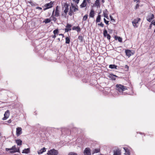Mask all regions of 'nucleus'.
I'll return each instance as SVG.
<instances>
[{
	"label": "nucleus",
	"mask_w": 155,
	"mask_h": 155,
	"mask_svg": "<svg viewBox=\"0 0 155 155\" xmlns=\"http://www.w3.org/2000/svg\"><path fill=\"white\" fill-rule=\"evenodd\" d=\"M59 35L62 36L63 37H64V34H59Z\"/></svg>",
	"instance_id": "nucleus-54"
},
{
	"label": "nucleus",
	"mask_w": 155,
	"mask_h": 155,
	"mask_svg": "<svg viewBox=\"0 0 155 155\" xmlns=\"http://www.w3.org/2000/svg\"><path fill=\"white\" fill-rule=\"evenodd\" d=\"M15 141L18 146H21L22 144V141L21 139L16 140Z\"/></svg>",
	"instance_id": "nucleus-19"
},
{
	"label": "nucleus",
	"mask_w": 155,
	"mask_h": 155,
	"mask_svg": "<svg viewBox=\"0 0 155 155\" xmlns=\"http://www.w3.org/2000/svg\"><path fill=\"white\" fill-rule=\"evenodd\" d=\"M117 66L114 64H110L109 65V68L111 69H117Z\"/></svg>",
	"instance_id": "nucleus-26"
},
{
	"label": "nucleus",
	"mask_w": 155,
	"mask_h": 155,
	"mask_svg": "<svg viewBox=\"0 0 155 155\" xmlns=\"http://www.w3.org/2000/svg\"><path fill=\"white\" fill-rule=\"evenodd\" d=\"M30 150L29 148L25 149L23 150L22 152V153H28L30 152Z\"/></svg>",
	"instance_id": "nucleus-23"
},
{
	"label": "nucleus",
	"mask_w": 155,
	"mask_h": 155,
	"mask_svg": "<svg viewBox=\"0 0 155 155\" xmlns=\"http://www.w3.org/2000/svg\"><path fill=\"white\" fill-rule=\"evenodd\" d=\"M94 12L93 9H91L89 14V16L91 18H94Z\"/></svg>",
	"instance_id": "nucleus-22"
},
{
	"label": "nucleus",
	"mask_w": 155,
	"mask_h": 155,
	"mask_svg": "<svg viewBox=\"0 0 155 155\" xmlns=\"http://www.w3.org/2000/svg\"><path fill=\"white\" fill-rule=\"evenodd\" d=\"M78 39L81 42H82L84 40V37L81 35L79 36Z\"/></svg>",
	"instance_id": "nucleus-27"
},
{
	"label": "nucleus",
	"mask_w": 155,
	"mask_h": 155,
	"mask_svg": "<svg viewBox=\"0 0 155 155\" xmlns=\"http://www.w3.org/2000/svg\"><path fill=\"white\" fill-rule=\"evenodd\" d=\"M63 10H64V12L65 15L67 14V13L69 10V5L66 3L62 7Z\"/></svg>",
	"instance_id": "nucleus-4"
},
{
	"label": "nucleus",
	"mask_w": 155,
	"mask_h": 155,
	"mask_svg": "<svg viewBox=\"0 0 155 155\" xmlns=\"http://www.w3.org/2000/svg\"><path fill=\"white\" fill-rule=\"evenodd\" d=\"M104 22H105V21L106 20V19L105 18H104Z\"/></svg>",
	"instance_id": "nucleus-60"
},
{
	"label": "nucleus",
	"mask_w": 155,
	"mask_h": 155,
	"mask_svg": "<svg viewBox=\"0 0 155 155\" xmlns=\"http://www.w3.org/2000/svg\"><path fill=\"white\" fill-rule=\"evenodd\" d=\"M9 110H7L4 114V117L2 118V120H5L7 119L9 117Z\"/></svg>",
	"instance_id": "nucleus-13"
},
{
	"label": "nucleus",
	"mask_w": 155,
	"mask_h": 155,
	"mask_svg": "<svg viewBox=\"0 0 155 155\" xmlns=\"http://www.w3.org/2000/svg\"><path fill=\"white\" fill-rule=\"evenodd\" d=\"M152 24L155 26V21L153 20L151 22Z\"/></svg>",
	"instance_id": "nucleus-47"
},
{
	"label": "nucleus",
	"mask_w": 155,
	"mask_h": 155,
	"mask_svg": "<svg viewBox=\"0 0 155 155\" xmlns=\"http://www.w3.org/2000/svg\"><path fill=\"white\" fill-rule=\"evenodd\" d=\"M56 35H52V37L53 38H56Z\"/></svg>",
	"instance_id": "nucleus-53"
},
{
	"label": "nucleus",
	"mask_w": 155,
	"mask_h": 155,
	"mask_svg": "<svg viewBox=\"0 0 155 155\" xmlns=\"http://www.w3.org/2000/svg\"><path fill=\"white\" fill-rule=\"evenodd\" d=\"M86 1V0H83V2L80 6L81 8H84L86 6L87 3Z\"/></svg>",
	"instance_id": "nucleus-21"
},
{
	"label": "nucleus",
	"mask_w": 155,
	"mask_h": 155,
	"mask_svg": "<svg viewBox=\"0 0 155 155\" xmlns=\"http://www.w3.org/2000/svg\"><path fill=\"white\" fill-rule=\"evenodd\" d=\"M121 154V151L119 149H118L114 151L113 155H120Z\"/></svg>",
	"instance_id": "nucleus-14"
},
{
	"label": "nucleus",
	"mask_w": 155,
	"mask_h": 155,
	"mask_svg": "<svg viewBox=\"0 0 155 155\" xmlns=\"http://www.w3.org/2000/svg\"><path fill=\"white\" fill-rule=\"evenodd\" d=\"M79 1L78 0H76V2H76L77 4H78L79 2Z\"/></svg>",
	"instance_id": "nucleus-56"
},
{
	"label": "nucleus",
	"mask_w": 155,
	"mask_h": 155,
	"mask_svg": "<svg viewBox=\"0 0 155 155\" xmlns=\"http://www.w3.org/2000/svg\"><path fill=\"white\" fill-rule=\"evenodd\" d=\"M116 89L119 92L122 93L125 90H127L126 87L120 84H117L116 86Z\"/></svg>",
	"instance_id": "nucleus-2"
},
{
	"label": "nucleus",
	"mask_w": 155,
	"mask_h": 155,
	"mask_svg": "<svg viewBox=\"0 0 155 155\" xmlns=\"http://www.w3.org/2000/svg\"><path fill=\"white\" fill-rule=\"evenodd\" d=\"M72 25H71L67 23L66 26V28H65L64 29L65 32H68L69 31H70L71 30V28Z\"/></svg>",
	"instance_id": "nucleus-8"
},
{
	"label": "nucleus",
	"mask_w": 155,
	"mask_h": 155,
	"mask_svg": "<svg viewBox=\"0 0 155 155\" xmlns=\"http://www.w3.org/2000/svg\"><path fill=\"white\" fill-rule=\"evenodd\" d=\"M68 155H78L77 154L73 152H70L68 154Z\"/></svg>",
	"instance_id": "nucleus-37"
},
{
	"label": "nucleus",
	"mask_w": 155,
	"mask_h": 155,
	"mask_svg": "<svg viewBox=\"0 0 155 155\" xmlns=\"http://www.w3.org/2000/svg\"><path fill=\"white\" fill-rule=\"evenodd\" d=\"M105 18H106L107 19H108V14H103Z\"/></svg>",
	"instance_id": "nucleus-41"
},
{
	"label": "nucleus",
	"mask_w": 155,
	"mask_h": 155,
	"mask_svg": "<svg viewBox=\"0 0 155 155\" xmlns=\"http://www.w3.org/2000/svg\"><path fill=\"white\" fill-rule=\"evenodd\" d=\"M125 52L126 55L128 56L129 57L131 55V51L130 50H126L125 51Z\"/></svg>",
	"instance_id": "nucleus-20"
},
{
	"label": "nucleus",
	"mask_w": 155,
	"mask_h": 155,
	"mask_svg": "<svg viewBox=\"0 0 155 155\" xmlns=\"http://www.w3.org/2000/svg\"><path fill=\"white\" fill-rule=\"evenodd\" d=\"M59 33L58 30V29H56L54 30L53 33L54 35H58Z\"/></svg>",
	"instance_id": "nucleus-33"
},
{
	"label": "nucleus",
	"mask_w": 155,
	"mask_h": 155,
	"mask_svg": "<svg viewBox=\"0 0 155 155\" xmlns=\"http://www.w3.org/2000/svg\"><path fill=\"white\" fill-rule=\"evenodd\" d=\"M153 32L154 33L155 32V29L154 30Z\"/></svg>",
	"instance_id": "nucleus-64"
},
{
	"label": "nucleus",
	"mask_w": 155,
	"mask_h": 155,
	"mask_svg": "<svg viewBox=\"0 0 155 155\" xmlns=\"http://www.w3.org/2000/svg\"><path fill=\"white\" fill-rule=\"evenodd\" d=\"M46 151V148L44 147L43 148H42L41 150L38 151L37 153L38 154H40L42 153L43 152H45Z\"/></svg>",
	"instance_id": "nucleus-18"
},
{
	"label": "nucleus",
	"mask_w": 155,
	"mask_h": 155,
	"mask_svg": "<svg viewBox=\"0 0 155 155\" xmlns=\"http://www.w3.org/2000/svg\"><path fill=\"white\" fill-rule=\"evenodd\" d=\"M71 7H70V8H72V9L74 8H76L74 6V5L73 4L71 3Z\"/></svg>",
	"instance_id": "nucleus-44"
},
{
	"label": "nucleus",
	"mask_w": 155,
	"mask_h": 155,
	"mask_svg": "<svg viewBox=\"0 0 155 155\" xmlns=\"http://www.w3.org/2000/svg\"><path fill=\"white\" fill-rule=\"evenodd\" d=\"M71 7H70V8H72V9L74 8H76L74 6V5L73 4L71 3Z\"/></svg>",
	"instance_id": "nucleus-45"
},
{
	"label": "nucleus",
	"mask_w": 155,
	"mask_h": 155,
	"mask_svg": "<svg viewBox=\"0 0 155 155\" xmlns=\"http://www.w3.org/2000/svg\"><path fill=\"white\" fill-rule=\"evenodd\" d=\"M6 151H9V153H13L16 152H20V148L18 147H16L15 145L13 146L11 148H6L5 149Z\"/></svg>",
	"instance_id": "nucleus-1"
},
{
	"label": "nucleus",
	"mask_w": 155,
	"mask_h": 155,
	"mask_svg": "<svg viewBox=\"0 0 155 155\" xmlns=\"http://www.w3.org/2000/svg\"><path fill=\"white\" fill-rule=\"evenodd\" d=\"M110 18L112 22L114 23L115 22V20L113 19V17L111 15H110Z\"/></svg>",
	"instance_id": "nucleus-34"
},
{
	"label": "nucleus",
	"mask_w": 155,
	"mask_h": 155,
	"mask_svg": "<svg viewBox=\"0 0 155 155\" xmlns=\"http://www.w3.org/2000/svg\"><path fill=\"white\" fill-rule=\"evenodd\" d=\"M115 38L116 40L117 39L118 41L120 42H122V39L120 37L115 36Z\"/></svg>",
	"instance_id": "nucleus-25"
},
{
	"label": "nucleus",
	"mask_w": 155,
	"mask_h": 155,
	"mask_svg": "<svg viewBox=\"0 0 155 155\" xmlns=\"http://www.w3.org/2000/svg\"><path fill=\"white\" fill-rule=\"evenodd\" d=\"M103 14H108V11L107 9H105V10L103 11Z\"/></svg>",
	"instance_id": "nucleus-39"
},
{
	"label": "nucleus",
	"mask_w": 155,
	"mask_h": 155,
	"mask_svg": "<svg viewBox=\"0 0 155 155\" xmlns=\"http://www.w3.org/2000/svg\"><path fill=\"white\" fill-rule=\"evenodd\" d=\"M36 8L39 9V10H41L42 9L41 8L39 7H36Z\"/></svg>",
	"instance_id": "nucleus-49"
},
{
	"label": "nucleus",
	"mask_w": 155,
	"mask_h": 155,
	"mask_svg": "<svg viewBox=\"0 0 155 155\" xmlns=\"http://www.w3.org/2000/svg\"><path fill=\"white\" fill-rule=\"evenodd\" d=\"M97 25L98 26H100L102 27H103L104 26V24L102 22H101L100 23H98Z\"/></svg>",
	"instance_id": "nucleus-38"
},
{
	"label": "nucleus",
	"mask_w": 155,
	"mask_h": 155,
	"mask_svg": "<svg viewBox=\"0 0 155 155\" xmlns=\"http://www.w3.org/2000/svg\"><path fill=\"white\" fill-rule=\"evenodd\" d=\"M117 76L116 75H113V74H110L108 76V77L112 80H115L116 79V77H117Z\"/></svg>",
	"instance_id": "nucleus-17"
},
{
	"label": "nucleus",
	"mask_w": 155,
	"mask_h": 155,
	"mask_svg": "<svg viewBox=\"0 0 155 155\" xmlns=\"http://www.w3.org/2000/svg\"><path fill=\"white\" fill-rule=\"evenodd\" d=\"M52 3H51V2L45 4L44 5V7H45L46 8H43V10L45 11L47 9L52 8Z\"/></svg>",
	"instance_id": "nucleus-7"
},
{
	"label": "nucleus",
	"mask_w": 155,
	"mask_h": 155,
	"mask_svg": "<svg viewBox=\"0 0 155 155\" xmlns=\"http://www.w3.org/2000/svg\"><path fill=\"white\" fill-rule=\"evenodd\" d=\"M84 153L86 155H91V153L90 149L88 147L86 148L84 150Z\"/></svg>",
	"instance_id": "nucleus-9"
},
{
	"label": "nucleus",
	"mask_w": 155,
	"mask_h": 155,
	"mask_svg": "<svg viewBox=\"0 0 155 155\" xmlns=\"http://www.w3.org/2000/svg\"><path fill=\"white\" fill-rule=\"evenodd\" d=\"M22 133V129L21 127H18L16 128V134L17 137L19 136Z\"/></svg>",
	"instance_id": "nucleus-11"
},
{
	"label": "nucleus",
	"mask_w": 155,
	"mask_h": 155,
	"mask_svg": "<svg viewBox=\"0 0 155 155\" xmlns=\"http://www.w3.org/2000/svg\"><path fill=\"white\" fill-rule=\"evenodd\" d=\"M51 21V19L49 18H46L44 21V22L45 24H47L50 23Z\"/></svg>",
	"instance_id": "nucleus-30"
},
{
	"label": "nucleus",
	"mask_w": 155,
	"mask_h": 155,
	"mask_svg": "<svg viewBox=\"0 0 155 155\" xmlns=\"http://www.w3.org/2000/svg\"><path fill=\"white\" fill-rule=\"evenodd\" d=\"M58 154V150L54 149L49 150L47 153L48 155H57Z\"/></svg>",
	"instance_id": "nucleus-3"
},
{
	"label": "nucleus",
	"mask_w": 155,
	"mask_h": 155,
	"mask_svg": "<svg viewBox=\"0 0 155 155\" xmlns=\"http://www.w3.org/2000/svg\"><path fill=\"white\" fill-rule=\"evenodd\" d=\"M124 68L126 69V71H127L128 70L129 67L127 65H125L124 66Z\"/></svg>",
	"instance_id": "nucleus-40"
},
{
	"label": "nucleus",
	"mask_w": 155,
	"mask_h": 155,
	"mask_svg": "<svg viewBox=\"0 0 155 155\" xmlns=\"http://www.w3.org/2000/svg\"><path fill=\"white\" fill-rule=\"evenodd\" d=\"M73 2H76V0H72Z\"/></svg>",
	"instance_id": "nucleus-63"
},
{
	"label": "nucleus",
	"mask_w": 155,
	"mask_h": 155,
	"mask_svg": "<svg viewBox=\"0 0 155 155\" xmlns=\"http://www.w3.org/2000/svg\"><path fill=\"white\" fill-rule=\"evenodd\" d=\"M65 43L66 44H69L70 42V38L69 37H67L65 38Z\"/></svg>",
	"instance_id": "nucleus-29"
},
{
	"label": "nucleus",
	"mask_w": 155,
	"mask_h": 155,
	"mask_svg": "<svg viewBox=\"0 0 155 155\" xmlns=\"http://www.w3.org/2000/svg\"><path fill=\"white\" fill-rule=\"evenodd\" d=\"M54 9L52 15L51 17L50 18L51 19V20H53L54 22H55L57 21V19L56 17H55L54 15Z\"/></svg>",
	"instance_id": "nucleus-15"
},
{
	"label": "nucleus",
	"mask_w": 155,
	"mask_h": 155,
	"mask_svg": "<svg viewBox=\"0 0 155 155\" xmlns=\"http://www.w3.org/2000/svg\"><path fill=\"white\" fill-rule=\"evenodd\" d=\"M12 121V120L11 119H10L8 121V123H11Z\"/></svg>",
	"instance_id": "nucleus-51"
},
{
	"label": "nucleus",
	"mask_w": 155,
	"mask_h": 155,
	"mask_svg": "<svg viewBox=\"0 0 155 155\" xmlns=\"http://www.w3.org/2000/svg\"><path fill=\"white\" fill-rule=\"evenodd\" d=\"M59 8V7L58 6H57L56 7L54 16L56 17H58L60 16V11L58 10Z\"/></svg>",
	"instance_id": "nucleus-10"
},
{
	"label": "nucleus",
	"mask_w": 155,
	"mask_h": 155,
	"mask_svg": "<svg viewBox=\"0 0 155 155\" xmlns=\"http://www.w3.org/2000/svg\"><path fill=\"white\" fill-rule=\"evenodd\" d=\"M109 21H107V20H106L105 21V23L107 25H109Z\"/></svg>",
	"instance_id": "nucleus-46"
},
{
	"label": "nucleus",
	"mask_w": 155,
	"mask_h": 155,
	"mask_svg": "<svg viewBox=\"0 0 155 155\" xmlns=\"http://www.w3.org/2000/svg\"><path fill=\"white\" fill-rule=\"evenodd\" d=\"M95 4L97 6L99 5L100 2L99 0H96L95 2Z\"/></svg>",
	"instance_id": "nucleus-36"
},
{
	"label": "nucleus",
	"mask_w": 155,
	"mask_h": 155,
	"mask_svg": "<svg viewBox=\"0 0 155 155\" xmlns=\"http://www.w3.org/2000/svg\"><path fill=\"white\" fill-rule=\"evenodd\" d=\"M107 39L109 40L110 39V38H111L109 34H108L107 35Z\"/></svg>",
	"instance_id": "nucleus-43"
},
{
	"label": "nucleus",
	"mask_w": 155,
	"mask_h": 155,
	"mask_svg": "<svg viewBox=\"0 0 155 155\" xmlns=\"http://www.w3.org/2000/svg\"><path fill=\"white\" fill-rule=\"evenodd\" d=\"M72 29L73 30H76L78 32H80L81 31V28L79 26L77 27L74 26L72 27Z\"/></svg>",
	"instance_id": "nucleus-16"
},
{
	"label": "nucleus",
	"mask_w": 155,
	"mask_h": 155,
	"mask_svg": "<svg viewBox=\"0 0 155 155\" xmlns=\"http://www.w3.org/2000/svg\"><path fill=\"white\" fill-rule=\"evenodd\" d=\"M124 149L125 151V155H130V153L129 151H127L126 149V147H124Z\"/></svg>",
	"instance_id": "nucleus-35"
},
{
	"label": "nucleus",
	"mask_w": 155,
	"mask_h": 155,
	"mask_svg": "<svg viewBox=\"0 0 155 155\" xmlns=\"http://www.w3.org/2000/svg\"><path fill=\"white\" fill-rule=\"evenodd\" d=\"M134 2H140V0H134Z\"/></svg>",
	"instance_id": "nucleus-50"
},
{
	"label": "nucleus",
	"mask_w": 155,
	"mask_h": 155,
	"mask_svg": "<svg viewBox=\"0 0 155 155\" xmlns=\"http://www.w3.org/2000/svg\"><path fill=\"white\" fill-rule=\"evenodd\" d=\"M29 3L31 5H34V3L31 2H29Z\"/></svg>",
	"instance_id": "nucleus-52"
},
{
	"label": "nucleus",
	"mask_w": 155,
	"mask_h": 155,
	"mask_svg": "<svg viewBox=\"0 0 155 155\" xmlns=\"http://www.w3.org/2000/svg\"><path fill=\"white\" fill-rule=\"evenodd\" d=\"M82 81L83 82H84L86 83V82H87L86 81H85L86 80L84 79H83Z\"/></svg>",
	"instance_id": "nucleus-57"
},
{
	"label": "nucleus",
	"mask_w": 155,
	"mask_h": 155,
	"mask_svg": "<svg viewBox=\"0 0 155 155\" xmlns=\"http://www.w3.org/2000/svg\"><path fill=\"white\" fill-rule=\"evenodd\" d=\"M106 29H104L103 31V35L104 37H107V35H108Z\"/></svg>",
	"instance_id": "nucleus-31"
},
{
	"label": "nucleus",
	"mask_w": 155,
	"mask_h": 155,
	"mask_svg": "<svg viewBox=\"0 0 155 155\" xmlns=\"http://www.w3.org/2000/svg\"><path fill=\"white\" fill-rule=\"evenodd\" d=\"M78 8H74L72 9V8H70V11L68 14L72 16L74 14V12L78 11Z\"/></svg>",
	"instance_id": "nucleus-5"
},
{
	"label": "nucleus",
	"mask_w": 155,
	"mask_h": 155,
	"mask_svg": "<svg viewBox=\"0 0 155 155\" xmlns=\"http://www.w3.org/2000/svg\"><path fill=\"white\" fill-rule=\"evenodd\" d=\"M86 1L89 3H90L91 2V0H86Z\"/></svg>",
	"instance_id": "nucleus-55"
},
{
	"label": "nucleus",
	"mask_w": 155,
	"mask_h": 155,
	"mask_svg": "<svg viewBox=\"0 0 155 155\" xmlns=\"http://www.w3.org/2000/svg\"><path fill=\"white\" fill-rule=\"evenodd\" d=\"M140 20V19L139 18H136L134 19V21L132 22L133 25L134 26H135L136 24Z\"/></svg>",
	"instance_id": "nucleus-12"
},
{
	"label": "nucleus",
	"mask_w": 155,
	"mask_h": 155,
	"mask_svg": "<svg viewBox=\"0 0 155 155\" xmlns=\"http://www.w3.org/2000/svg\"><path fill=\"white\" fill-rule=\"evenodd\" d=\"M139 4H137L135 8V9H137L139 8Z\"/></svg>",
	"instance_id": "nucleus-42"
},
{
	"label": "nucleus",
	"mask_w": 155,
	"mask_h": 155,
	"mask_svg": "<svg viewBox=\"0 0 155 155\" xmlns=\"http://www.w3.org/2000/svg\"><path fill=\"white\" fill-rule=\"evenodd\" d=\"M140 134H144V136H145V134H144V133H142L140 132Z\"/></svg>",
	"instance_id": "nucleus-59"
},
{
	"label": "nucleus",
	"mask_w": 155,
	"mask_h": 155,
	"mask_svg": "<svg viewBox=\"0 0 155 155\" xmlns=\"http://www.w3.org/2000/svg\"><path fill=\"white\" fill-rule=\"evenodd\" d=\"M88 17V15L87 14H86L85 15H84L82 19L83 21H86Z\"/></svg>",
	"instance_id": "nucleus-32"
},
{
	"label": "nucleus",
	"mask_w": 155,
	"mask_h": 155,
	"mask_svg": "<svg viewBox=\"0 0 155 155\" xmlns=\"http://www.w3.org/2000/svg\"><path fill=\"white\" fill-rule=\"evenodd\" d=\"M57 39L58 40V41H60V38H58Z\"/></svg>",
	"instance_id": "nucleus-62"
},
{
	"label": "nucleus",
	"mask_w": 155,
	"mask_h": 155,
	"mask_svg": "<svg viewBox=\"0 0 155 155\" xmlns=\"http://www.w3.org/2000/svg\"><path fill=\"white\" fill-rule=\"evenodd\" d=\"M154 15L153 14L150 13L147 17V20L149 22L151 21L154 18Z\"/></svg>",
	"instance_id": "nucleus-6"
},
{
	"label": "nucleus",
	"mask_w": 155,
	"mask_h": 155,
	"mask_svg": "<svg viewBox=\"0 0 155 155\" xmlns=\"http://www.w3.org/2000/svg\"><path fill=\"white\" fill-rule=\"evenodd\" d=\"M104 0H102V2H103V3H104Z\"/></svg>",
	"instance_id": "nucleus-61"
},
{
	"label": "nucleus",
	"mask_w": 155,
	"mask_h": 155,
	"mask_svg": "<svg viewBox=\"0 0 155 155\" xmlns=\"http://www.w3.org/2000/svg\"><path fill=\"white\" fill-rule=\"evenodd\" d=\"M140 134H144V136H145V134H144V133H142L140 132Z\"/></svg>",
	"instance_id": "nucleus-58"
},
{
	"label": "nucleus",
	"mask_w": 155,
	"mask_h": 155,
	"mask_svg": "<svg viewBox=\"0 0 155 155\" xmlns=\"http://www.w3.org/2000/svg\"><path fill=\"white\" fill-rule=\"evenodd\" d=\"M101 15H98L97 16V18L96 19V22L97 23L100 22L101 20Z\"/></svg>",
	"instance_id": "nucleus-24"
},
{
	"label": "nucleus",
	"mask_w": 155,
	"mask_h": 155,
	"mask_svg": "<svg viewBox=\"0 0 155 155\" xmlns=\"http://www.w3.org/2000/svg\"><path fill=\"white\" fill-rule=\"evenodd\" d=\"M152 23L150 24L149 27V29H151L152 28Z\"/></svg>",
	"instance_id": "nucleus-48"
},
{
	"label": "nucleus",
	"mask_w": 155,
	"mask_h": 155,
	"mask_svg": "<svg viewBox=\"0 0 155 155\" xmlns=\"http://www.w3.org/2000/svg\"><path fill=\"white\" fill-rule=\"evenodd\" d=\"M100 149H95L93 151L92 154H94V153H99L100 152Z\"/></svg>",
	"instance_id": "nucleus-28"
}]
</instances>
